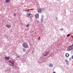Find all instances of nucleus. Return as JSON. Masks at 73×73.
<instances>
[{
    "instance_id": "obj_17",
    "label": "nucleus",
    "mask_w": 73,
    "mask_h": 73,
    "mask_svg": "<svg viewBox=\"0 0 73 73\" xmlns=\"http://www.w3.org/2000/svg\"><path fill=\"white\" fill-rule=\"evenodd\" d=\"M30 26V25H29V24H27V26H26V27H29V26Z\"/></svg>"
},
{
    "instance_id": "obj_21",
    "label": "nucleus",
    "mask_w": 73,
    "mask_h": 73,
    "mask_svg": "<svg viewBox=\"0 0 73 73\" xmlns=\"http://www.w3.org/2000/svg\"><path fill=\"white\" fill-rule=\"evenodd\" d=\"M20 57V56H18L16 57V58H19Z\"/></svg>"
},
{
    "instance_id": "obj_3",
    "label": "nucleus",
    "mask_w": 73,
    "mask_h": 73,
    "mask_svg": "<svg viewBox=\"0 0 73 73\" xmlns=\"http://www.w3.org/2000/svg\"><path fill=\"white\" fill-rule=\"evenodd\" d=\"M5 59L6 61H9V59H10V58L9 57L6 56L5 57Z\"/></svg>"
},
{
    "instance_id": "obj_15",
    "label": "nucleus",
    "mask_w": 73,
    "mask_h": 73,
    "mask_svg": "<svg viewBox=\"0 0 73 73\" xmlns=\"http://www.w3.org/2000/svg\"><path fill=\"white\" fill-rule=\"evenodd\" d=\"M17 16V14H16V13H15V14L14 15V17H16Z\"/></svg>"
},
{
    "instance_id": "obj_18",
    "label": "nucleus",
    "mask_w": 73,
    "mask_h": 73,
    "mask_svg": "<svg viewBox=\"0 0 73 73\" xmlns=\"http://www.w3.org/2000/svg\"><path fill=\"white\" fill-rule=\"evenodd\" d=\"M23 52H25V48H23Z\"/></svg>"
},
{
    "instance_id": "obj_10",
    "label": "nucleus",
    "mask_w": 73,
    "mask_h": 73,
    "mask_svg": "<svg viewBox=\"0 0 73 73\" xmlns=\"http://www.w3.org/2000/svg\"><path fill=\"white\" fill-rule=\"evenodd\" d=\"M65 56L67 57H68L69 56V54L68 53H66L65 54Z\"/></svg>"
},
{
    "instance_id": "obj_22",
    "label": "nucleus",
    "mask_w": 73,
    "mask_h": 73,
    "mask_svg": "<svg viewBox=\"0 0 73 73\" xmlns=\"http://www.w3.org/2000/svg\"><path fill=\"white\" fill-rule=\"evenodd\" d=\"M72 58L73 59V55L72 56Z\"/></svg>"
},
{
    "instance_id": "obj_6",
    "label": "nucleus",
    "mask_w": 73,
    "mask_h": 73,
    "mask_svg": "<svg viewBox=\"0 0 73 73\" xmlns=\"http://www.w3.org/2000/svg\"><path fill=\"white\" fill-rule=\"evenodd\" d=\"M6 27L8 28H10L11 27V26L10 25H6Z\"/></svg>"
},
{
    "instance_id": "obj_14",
    "label": "nucleus",
    "mask_w": 73,
    "mask_h": 73,
    "mask_svg": "<svg viewBox=\"0 0 73 73\" xmlns=\"http://www.w3.org/2000/svg\"><path fill=\"white\" fill-rule=\"evenodd\" d=\"M40 20L41 22H43V21H44V19L42 18Z\"/></svg>"
},
{
    "instance_id": "obj_19",
    "label": "nucleus",
    "mask_w": 73,
    "mask_h": 73,
    "mask_svg": "<svg viewBox=\"0 0 73 73\" xmlns=\"http://www.w3.org/2000/svg\"><path fill=\"white\" fill-rule=\"evenodd\" d=\"M12 62H13V63H15V61H14V60H12Z\"/></svg>"
},
{
    "instance_id": "obj_13",
    "label": "nucleus",
    "mask_w": 73,
    "mask_h": 73,
    "mask_svg": "<svg viewBox=\"0 0 73 73\" xmlns=\"http://www.w3.org/2000/svg\"><path fill=\"white\" fill-rule=\"evenodd\" d=\"M10 1V0H6L5 3H8Z\"/></svg>"
},
{
    "instance_id": "obj_7",
    "label": "nucleus",
    "mask_w": 73,
    "mask_h": 73,
    "mask_svg": "<svg viewBox=\"0 0 73 73\" xmlns=\"http://www.w3.org/2000/svg\"><path fill=\"white\" fill-rule=\"evenodd\" d=\"M10 65L12 66H15V64L12 63V62H11L10 63Z\"/></svg>"
},
{
    "instance_id": "obj_20",
    "label": "nucleus",
    "mask_w": 73,
    "mask_h": 73,
    "mask_svg": "<svg viewBox=\"0 0 73 73\" xmlns=\"http://www.w3.org/2000/svg\"><path fill=\"white\" fill-rule=\"evenodd\" d=\"M63 29L62 28L60 29V31H63Z\"/></svg>"
},
{
    "instance_id": "obj_4",
    "label": "nucleus",
    "mask_w": 73,
    "mask_h": 73,
    "mask_svg": "<svg viewBox=\"0 0 73 73\" xmlns=\"http://www.w3.org/2000/svg\"><path fill=\"white\" fill-rule=\"evenodd\" d=\"M72 49H73V47L72 46H70L69 47L68 50L70 51V50H72Z\"/></svg>"
},
{
    "instance_id": "obj_23",
    "label": "nucleus",
    "mask_w": 73,
    "mask_h": 73,
    "mask_svg": "<svg viewBox=\"0 0 73 73\" xmlns=\"http://www.w3.org/2000/svg\"><path fill=\"white\" fill-rule=\"evenodd\" d=\"M72 46H73V44H72Z\"/></svg>"
},
{
    "instance_id": "obj_16",
    "label": "nucleus",
    "mask_w": 73,
    "mask_h": 73,
    "mask_svg": "<svg viewBox=\"0 0 73 73\" xmlns=\"http://www.w3.org/2000/svg\"><path fill=\"white\" fill-rule=\"evenodd\" d=\"M70 36V34H68L67 35V37H69V36Z\"/></svg>"
},
{
    "instance_id": "obj_1",
    "label": "nucleus",
    "mask_w": 73,
    "mask_h": 73,
    "mask_svg": "<svg viewBox=\"0 0 73 73\" xmlns=\"http://www.w3.org/2000/svg\"><path fill=\"white\" fill-rule=\"evenodd\" d=\"M22 45L25 48H28V47H29L28 45V44L25 42L23 43L22 44Z\"/></svg>"
},
{
    "instance_id": "obj_11",
    "label": "nucleus",
    "mask_w": 73,
    "mask_h": 73,
    "mask_svg": "<svg viewBox=\"0 0 73 73\" xmlns=\"http://www.w3.org/2000/svg\"><path fill=\"white\" fill-rule=\"evenodd\" d=\"M38 14H36L35 15V17L36 19H38Z\"/></svg>"
},
{
    "instance_id": "obj_24",
    "label": "nucleus",
    "mask_w": 73,
    "mask_h": 73,
    "mask_svg": "<svg viewBox=\"0 0 73 73\" xmlns=\"http://www.w3.org/2000/svg\"><path fill=\"white\" fill-rule=\"evenodd\" d=\"M58 1V0H57Z\"/></svg>"
},
{
    "instance_id": "obj_8",
    "label": "nucleus",
    "mask_w": 73,
    "mask_h": 73,
    "mask_svg": "<svg viewBox=\"0 0 73 73\" xmlns=\"http://www.w3.org/2000/svg\"><path fill=\"white\" fill-rule=\"evenodd\" d=\"M49 67H52L53 66V64L50 63L49 64Z\"/></svg>"
},
{
    "instance_id": "obj_2",
    "label": "nucleus",
    "mask_w": 73,
    "mask_h": 73,
    "mask_svg": "<svg viewBox=\"0 0 73 73\" xmlns=\"http://www.w3.org/2000/svg\"><path fill=\"white\" fill-rule=\"evenodd\" d=\"M43 11H44V8H43L42 9H39L38 10V12L39 13L41 12H43Z\"/></svg>"
},
{
    "instance_id": "obj_12",
    "label": "nucleus",
    "mask_w": 73,
    "mask_h": 73,
    "mask_svg": "<svg viewBox=\"0 0 73 73\" xmlns=\"http://www.w3.org/2000/svg\"><path fill=\"white\" fill-rule=\"evenodd\" d=\"M65 61L67 64H69V62L68 61V60H67L66 59Z\"/></svg>"
},
{
    "instance_id": "obj_5",
    "label": "nucleus",
    "mask_w": 73,
    "mask_h": 73,
    "mask_svg": "<svg viewBox=\"0 0 73 73\" xmlns=\"http://www.w3.org/2000/svg\"><path fill=\"white\" fill-rule=\"evenodd\" d=\"M45 54L44 55V56H47L48 55V54H49V52L48 51H47L46 52Z\"/></svg>"
},
{
    "instance_id": "obj_9",
    "label": "nucleus",
    "mask_w": 73,
    "mask_h": 73,
    "mask_svg": "<svg viewBox=\"0 0 73 73\" xmlns=\"http://www.w3.org/2000/svg\"><path fill=\"white\" fill-rule=\"evenodd\" d=\"M27 17H31V14L29 13H27Z\"/></svg>"
}]
</instances>
